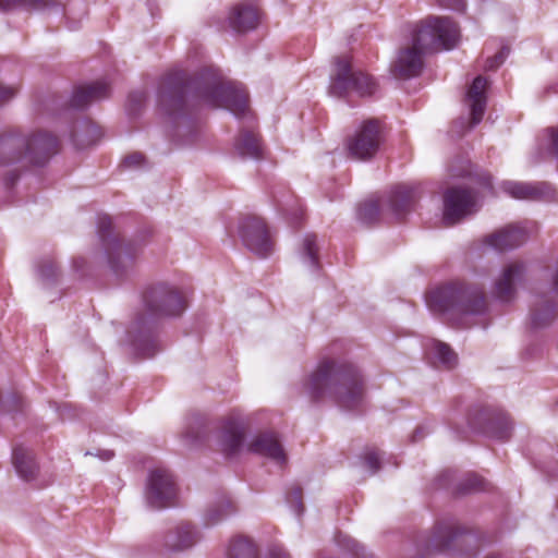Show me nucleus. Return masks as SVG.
Here are the masks:
<instances>
[{
    "instance_id": "nucleus-1",
    "label": "nucleus",
    "mask_w": 558,
    "mask_h": 558,
    "mask_svg": "<svg viewBox=\"0 0 558 558\" xmlns=\"http://www.w3.org/2000/svg\"><path fill=\"white\" fill-rule=\"evenodd\" d=\"M191 90L208 105L226 108L238 118L244 114V96L241 92L211 72H204L196 78L183 71L170 72L158 89V105L167 116L179 117L184 111L185 97Z\"/></svg>"
},
{
    "instance_id": "nucleus-2",
    "label": "nucleus",
    "mask_w": 558,
    "mask_h": 558,
    "mask_svg": "<svg viewBox=\"0 0 558 558\" xmlns=\"http://www.w3.org/2000/svg\"><path fill=\"white\" fill-rule=\"evenodd\" d=\"M302 388L311 401L329 399L342 410L360 409L364 402L363 376L354 364L344 360L320 361Z\"/></svg>"
},
{
    "instance_id": "nucleus-3",
    "label": "nucleus",
    "mask_w": 558,
    "mask_h": 558,
    "mask_svg": "<svg viewBox=\"0 0 558 558\" xmlns=\"http://www.w3.org/2000/svg\"><path fill=\"white\" fill-rule=\"evenodd\" d=\"M459 39V27L449 17L429 16L412 33L411 45L401 48L391 65L395 76H418L424 66V56L437 50L452 49Z\"/></svg>"
},
{
    "instance_id": "nucleus-4",
    "label": "nucleus",
    "mask_w": 558,
    "mask_h": 558,
    "mask_svg": "<svg viewBox=\"0 0 558 558\" xmlns=\"http://www.w3.org/2000/svg\"><path fill=\"white\" fill-rule=\"evenodd\" d=\"M145 313L136 316L131 329L132 347L142 357H151L158 352L159 345L153 333L155 318L179 316L186 306V299L172 286L157 283L148 288L143 295Z\"/></svg>"
},
{
    "instance_id": "nucleus-5",
    "label": "nucleus",
    "mask_w": 558,
    "mask_h": 558,
    "mask_svg": "<svg viewBox=\"0 0 558 558\" xmlns=\"http://www.w3.org/2000/svg\"><path fill=\"white\" fill-rule=\"evenodd\" d=\"M426 304L433 313L447 316L462 327H470L488 312L484 288L454 281L429 291Z\"/></svg>"
},
{
    "instance_id": "nucleus-6",
    "label": "nucleus",
    "mask_w": 558,
    "mask_h": 558,
    "mask_svg": "<svg viewBox=\"0 0 558 558\" xmlns=\"http://www.w3.org/2000/svg\"><path fill=\"white\" fill-rule=\"evenodd\" d=\"M480 539L469 527L454 518L438 520L430 533L420 534L410 549V558H426L433 553L473 558Z\"/></svg>"
},
{
    "instance_id": "nucleus-7",
    "label": "nucleus",
    "mask_w": 558,
    "mask_h": 558,
    "mask_svg": "<svg viewBox=\"0 0 558 558\" xmlns=\"http://www.w3.org/2000/svg\"><path fill=\"white\" fill-rule=\"evenodd\" d=\"M330 74L328 92L331 96L345 98L352 94L369 97L377 90V83L367 73L354 69L348 57H336Z\"/></svg>"
},
{
    "instance_id": "nucleus-8",
    "label": "nucleus",
    "mask_w": 558,
    "mask_h": 558,
    "mask_svg": "<svg viewBox=\"0 0 558 558\" xmlns=\"http://www.w3.org/2000/svg\"><path fill=\"white\" fill-rule=\"evenodd\" d=\"M97 232L108 256L111 270L117 276H121L132 268L140 254V246L131 242H120L112 232V220L107 215L98 217Z\"/></svg>"
},
{
    "instance_id": "nucleus-9",
    "label": "nucleus",
    "mask_w": 558,
    "mask_h": 558,
    "mask_svg": "<svg viewBox=\"0 0 558 558\" xmlns=\"http://www.w3.org/2000/svg\"><path fill=\"white\" fill-rule=\"evenodd\" d=\"M468 426L476 433L498 440H508L513 428L508 413L486 407H476L469 413Z\"/></svg>"
},
{
    "instance_id": "nucleus-10",
    "label": "nucleus",
    "mask_w": 558,
    "mask_h": 558,
    "mask_svg": "<svg viewBox=\"0 0 558 558\" xmlns=\"http://www.w3.org/2000/svg\"><path fill=\"white\" fill-rule=\"evenodd\" d=\"M383 135L379 121L369 119L362 123L354 135L348 138L347 148L349 155L356 160H369L381 144Z\"/></svg>"
},
{
    "instance_id": "nucleus-11",
    "label": "nucleus",
    "mask_w": 558,
    "mask_h": 558,
    "mask_svg": "<svg viewBox=\"0 0 558 558\" xmlns=\"http://www.w3.org/2000/svg\"><path fill=\"white\" fill-rule=\"evenodd\" d=\"M177 485L173 475L163 468L150 471L145 490L146 502L154 509H162L173 505Z\"/></svg>"
},
{
    "instance_id": "nucleus-12",
    "label": "nucleus",
    "mask_w": 558,
    "mask_h": 558,
    "mask_svg": "<svg viewBox=\"0 0 558 558\" xmlns=\"http://www.w3.org/2000/svg\"><path fill=\"white\" fill-rule=\"evenodd\" d=\"M478 209L477 194L474 190L450 187L444 194V222L452 226Z\"/></svg>"
},
{
    "instance_id": "nucleus-13",
    "label": "nucleus",
    "mask_w": 558,
    "mask_h": 558,
    "mask_svg": "<svg viewBox=\"0 0 558 558\" xmlns=\"http://www.w3.org/2000/svg\"><path fill=\"white\" fill-rule=\"evenodd\" d=\"M218 449L228 458L240 452L244 438V418L241 411L226 415L215 433Z\"/></svg>"
},
{
    "instance_id": "nucleus-14",
    "label": "nucleus",
    "mask_w": 558,
    "mask_h": 558,
    "mask_svg": "<svg viewBox=\"0 0 558 558\" xmlns=\"http://www.w3.org/2000/svg\"><path fill=\"white\" fill-rule=\"evenodd\" d=\"M246 250L259 258H266L274 253L275 243L263 219L246 214Z\"/></svg>"
},
{
    "instance_id": "nucleus-15",
    "label": "nucleus",
    "mask_w": 558,
    "mask_h": 558,
    "mask_svg": "<svg viewBox=\"0 0 558 558\" xmlns=\"http://www.w3.org/2000/svg\"><path fill=\"white\" fill-rule=\"evenodd\" d=\"M27 145L24 146V157L28 163L41 166L57 153V137L48 132H37L25 135Z\"/></svg>"
},
{
    "instance_id": "nucleus-16",
    "label": "nucleus",
    "mask_w": 558,
    "mask_h": 558,
    "mask_svg": "<svg viewBox=\"0 0 558 558\" xmlns=\"http://www.w3.org/2000/svg\"><path fill=\"white\" fill-rule=\"evenodd\" d=\"M501 190L515 199L547 201L555 197V189L547 182L504 181Z\"/></svg>"
},
{
    "instance_id": "nucleus-17",
    "label": "nucleus",
    "mask_w": 558,
    "mask_h": 558,
    "mask_svg": "<svg viewBox=\"0 0 558 558\" xmlns=\"http://www.w3.org/2000/svg\"><path fill=\"white\" fill-rule=\"evenodd\" d=\"M246 451L265 457L280 468L288 463V456L275 433L267 432L258 435L246 446Z\"/></svg>"
},
{
    "instance_id": "nucleus-18",
    "label": "nucleus",
    "mask_w": 558,
    "mask_h": 558,
    "mask_svg": "<svg viewBox=\"0 0 558 558\" xmlns=\"http://www.w3.org/2000/svg\"><path fill=\"white\" fill-rule=\"evenodd\" d=\"M529 239L525 227L509 225L485 238V244L498 252L509 251L521 246Z\"/></svg>"
},
{
    "instance_id": "nucleus-19",
    "label": "nucleus",
    "mask_w": 558,
    "mask_h": 558,
    "mask_svg": "<svg viewBox=\"0 0 558 558\" xmlns=\"http://www.w3.org/2000/svg\"><path fill=\"white\" fill-rule=\"evenodd\" d=\"M558 316L557 304L548 294H535L530 310V327L537 331L550 326Z\"/></svg>"
},
{
    "instance_id": "nucleus-20",
    "label": "nucleus",
    "mask_w": 558,
    "mask_h": 558,
    "mask_svg": "<svg viewBox=\"0 0 558 558\" xmlns=\"http://www.w3.org/2000/svg\"><path fill=\"white\" fill-rule=\"evenodd\" d=\"M525 275V266L522 263L508 265L499 279L495 282L494 295L500 302H509L514 298L515 287Z\"/></svg>"
},
{
    "instance_id": "nucleus-21",
    "label": "nucleus",
    "mask_w": 558,
    "mask_h": 558,
    "mask_svg": "<svg viewBox=\"0 0 558 558\" xmlns=\"http://www.w3.org/2000/svg\"><path fill=\"white\" fill-rule=\"evenodd\" d=\"M201 541L199 531L190 523H180L165 536V547L171 551L192 548Z\"/></svg>"
},
{
    "instance_id": "nucleus-22",
    "label": "nucleus",
    "mask_w": 558,
    "mask_h": 558,
    "mask_svg": "<svg viewBox=\"0 0 558 558\" xmlns=\"http://www.w3.org/2000/svg\"><path fill=\"white\" fill-rule=\"evenodd\" d=\"M27 145L25 135L13 131L0 135V166H10L25 160L24 146Z\"/></svg>"
},
{
    "instance_id": "nucleus-23",
    "label": "nucleus",
    "mask_w": 558,
    "mask_h": 558,
    "mask_svg": "<svg viewBox=\"0 0 558 558\" xmlns=\"http://www.w3.org/2000/svg\"><path fill=\"white\" fill-rule=\"evenodd\" d=\"M110 87L107 82L98 81L92 84L82 85L73 90L70 105L74 109H84L95 101L108 98Z\"/></svg>"
},
{
    "instance_id": "nucleus-24",
    "label": "nucleus",
    "mask_w": 558,
    "mask_h": 558,
    "mask_svg": "<svg viewBox=\"0 0 558 558\" xmlns=\"http://www.w3.org/2000/svg\"><path fill=\"white\" fill-rule=\"evenodd\" d=\"M486 88V77L478 75L473 80L466 92V101L471 111L472 126L477 125L483 120L487 104Z\"/></svg>"
},
{
    "instance_id": "nucleus-25",
    "label": "nucleus",
    "mask_w": 558,
    "mask_h": 558,
    "mask_svg": "<svg viewBox=\"0 0 558 558\" xmlns=\"http://www.w3.org/2000/svg\"><path fill=\"white\" fill-rule=\"evenodd\" d=\"M254 121L255 117L246 105V158L268 160V150L259 133L254 130Z\"/></svg>"
},
{
    "instance_id": "nucleus-26",
    "label": "nucleus",
    "mask_w": 558,
    "mask_h": 558,
    "mask_svg": "<svg viewBox=\"0 0 558 558\" xmlns=\"http://www.w3.org/2000/svg\"><path fill=\"white\" fill-rule=\"evenodd\" d=\"M416 199V190L412 186L397 185L391 190L389 206L393 215L400 219L408 214Z\"/></svg>"
},
{
    "instance_id": "nucleus-27",
    "label": "nucleus",
    "mask_w": 558,
    "mask_h": 558,
    "mask_svg": "<svg viewBox=\"0 0 558 558\" xmlns=\"http://www.w3.org/2000/svg\"><path fill=\"white\" fill-rule=\"evenodd\" d=\"M12 459L20 477L27 482L36 478L38 464L29 449L22 446L15 447Z\"/></svg>"
},
{
    "instance_id": "nucleus-28",
    "label": "nucleus",
    "mask_w": 558,
    "mask_h": 558,
    "mask_svg": "<svg viewBox=\"0 0 558 558\" xmlns=\"http://www.w3.org/2000/svg\"><path fill=\"white\" fill-rule=\"evenodd\" d=\"M182 438L189 447L203 445L208 438L205 418L196 414L187 417Z\"/></svg>"
},
{
    "instance_id": "nucleus-29",
    "label": "nucleus",
    "mask_w": 558,
    "mask_h": 558,
    "mask_svg": "<svg viewBox=\"0 0 558 558\" xmlns=\"http://www.w3.org/2000/svg\"><path fill=\"white\" fill-rule=\"evenodd\" d=\"M234 512L235 508L231 499L222 496L208 507L205 514V522L207 525H215L229 518Z\"/></svg>"
},
{
    "instance_id": "nucleus-30",
    "label": "nucleus",
    "mask_w": 558,
    "mask_h": 558,
    "mask_svg": "<svg viewBox=\"0 0 558 558\" xmlns=\"http://www.w3.org/2000/svg\"><path fill=\"white\" fill-rule=\"evenodd\" d=\"M432 355L441 366L450 369L458 363V356L454 351L445 342L433 341Z\"/></svg>"
},
{
    "instance_id": "nucleus-31",
    "label": "nucleus",
    "mask_w": 558,
    "mask_h": 558,
    "mask_svg": "<svg viewBox=\"0 0 558 558\" xmlns=\"http://www.w3.org/2000/svg\"><path fill=\"white\" fill-rule=\"evenodd\" d=\"M488 489V483L475 473L466 474L457 485L456 494L465 495Z\"/></svg>"
},
{
    "instance_id": "nucleus-32",
    "label": "nucleus",
    "mask_w": 558,
    "mask_h": 558,
    "mask_svg": "<svg viewBox=\"0 0 558 558\" xmlns=\"http://www.w3.org/2000/svg\"><path fill=\"white\" fill-rule=\"evenodd\" d=\"M301 256L303 262L307 264L313 270H318L319 259L315 234L305 235L302 244Z\"/></svg>"
},
{
    "instance_id": "nucleus-33",
    "label": "nucleus",
    "mask_w": 558,
    "mask_h": 558,
    "mask_svg": "<svg viewBox=\"0 0 558 558\" xmlns=\"http://www.w3.org/2000/svg\"><path fill=\"white\" fill-rule=\"evenodd\" d=\"M380 207L377 201L369 199L361 203L357 207L356 218L366 226H371L378 220Z\"/></svg>"
},
{
    "instance_id": "nucleus-34",
    "label": "nucleus",
    "mask_w": 558,
    "mask_h": 558,
    "mask_svg": "<svg viewBox=\"0 0 558 558\" xmlns=\"http://www.w3.org/2000/svg\"><path fill=\"white\" fill-rule=\"evenodd\" d=\"M337 544L344 550L351 553L355 558H372V554L367 553L364 545L354 538L339 533L336 536Z\"/></svg>"
},
{
    "instance_id": "nucleus-35",
    "label": "nucleus",
    "mask_w": 558,
    "mask_h": 558,
    "mask_svg": "<svg viewBox=\"0 0 558 558\" xmlns=\"http://www.w3.org/2000/svg\"><path fill=\"white\" fill-rule=\"evenodd\" d=\"M264 12L259 0H246V34L255 31L263 22Z\"/></svg>"
},
{
    "instance_id": "nucleus-36",
    "label": "nucleus",
    "mask_w": 558,
    "mask_h": 558,
    "mask_svg": "<svg viewBox=\"0 0 558 558\" xmlns=\"http://www.w3.org/2000/svg\"><path fill=\"white\" fill-rule=\"evenodd\" d=\"M286 501L296 517L300 518L304 513L305 507L303 504L302 487L294 486L289 488L286 493Z\"/></svg>"
},
{
    "instance_id": "nucleus-37",
    "label": "nucleus",
    "mask_w": 558,
    "mask_h": 558,
    "mask_svg": "<svg viewBox=\"0 0 558 558\" xmlns=\"http://www.w3.org/2000/svg\"><path fill=\"white\" fill-rule=\"evenodd\" d=\"M256 545L246 536V558H257ZM269 558H291L290 554L280 546H274L269 550Z\"/></svg>"
},
{
    "instance_id": "nucleus-38",
    "label": "nucleus",
    "mask_w": 558,
    "mask_h": 558,
    "mask_svg": "<svg viewBox=\"0 0 558 558\" xmlns=\"http://www.w3.org/2000/svg\"><path fill=\"white\" fill-rule=\"evenodd\" d=\"M229 26L236 33H242L244 29V5L236 4L228 16Z\"/></svg>"
},
{
    "instance_id": "nucleus-39",
    "label": "nucleus",
    "mask_w": 558,
    "mask_h": 558,
    "mask_svg": "<svg viewBox=\"0 0 558 558\" xmlns=\"http://www.w3.org/2000/svg\"><path fill=\"white\" fill-rule=\"evenodd\" d=\"M225 558H244V537L242 535H236L229 541Z\"/></svg>"
},
{
    "instance_id": "nucleus-40",
    "label": "nucleus",
    "mask_w": 558,
    "mask_h": 558,
    "mask_svg": "<svg viewBox=\"0 0 558 558\" xmlns=\"http://www.w3.org/2000/svg\"><path fill=\"white\" fill-rule=\"evenodd\" d=\"M363 464L372 475L376 474L381 466V454L376 449H368L363 456Z\"/></svg>"
},
{
    "instance_id": "nucleus-41",
    "label": "nucleus",
    "mask_w": 558,
    "mask_h": 558,
    "mask_svg": "<svg viewBox=\"0 0 558 558\" xmlns=\"http://www.w3.org/2000/svg\"><path fill=\"white\" fill-rule=\"evenodd\" d=\"M510 53L508 47H502L495 56L488 58L485 63L486 71H493L499 68Z\"/></svg>"
},
{
    "instance_id": "nucleus-42",
    "label": "nucleus",
    "mask_w": 558,
    "mask_h": 558,
    "mask_svg": "<svg viewBox=\"0 0 558 558\" xmlns=\"http://www.w3.org/2000/svg\"><path fill=\"white\" fill-rule=\"evenodd\" d=\"M17 86L0 83V107L9 102L17 94Z\"/></svg>"
},
{
    "instance_id": "nucleus-43",
    "label": "nucleus",
    "mask_w": 558,
    "mask_h": 558,
    "mask_svg": "<svg viewBox=\"0 0 558 558\" xmlns=\"http://www.w3.org/2000/svg\"><path fill=\"white\" fill-rule=\"evenodd\" d=\"M439 7L457 12H464L466 9L465 0H436Z\"/></svg>"
},
{
    "instance_id": "nucleus-44",
    "label": "nucleus",
    "mask_w": 558,
    "mask_h": 558,
    "mask_svg": "<svg viewBox=\"0 0 558 558\" xmlns=\"http://www.w3.org/2000/svg\"><path fill=\"white\" fill-rule=\"evenodd\" d=\"M38 272L43 279L49 280L57 276V267L52 262L46 260L39 266Z\"/></svg>"
},
{
    "instance_id": "nucleus-45",
    "label": "nucleus",
    "mask_w": 558,
    "mask_h": 558,
    "mask_svg": "<svg viewBox=\"0 0 558 558\" xmlns=\"http://www.w3.org/2000/svg\"><path fill=\"white\" fill-rule=\"evenodd\" d=\"M144 162V156L141 153H133L126 156L123 163L128 168L138 167Z\"/></svg>"
},
{
    "instance_id": "nucleus-46",
    "label": "nucleus",
    "mask_w": 558,
    "mask_h": 558,
    "mask_svg": "<svg viewBox=\"0 0 558 558\" xmlns=\"http://www.w3.org/2000/svg\"><path fill=\"white\" fill-rule=\"evenodd\" d=\"M429 432H430V428L427 425L417 426L413 433L412 441L416 442V441L423 439L427 434H429Z\"/></svg>"
},
{
    "instance_id": "nucleus-47",
    "label": "nucleus",
    "mask_w": 558,
    "mask_h": 558,
    "mask_svg": "<svg viewBox=\"0 0 558 558\" xmlns=\"http://www.w3.org/2000/svg\"><path fill=\"white\" fill-rule=\"evenodd\" d=\"M550 281H551V289H553V291L556 294H558V259L555 263V267H554V270L551 272Z\"/></svg>"
},
{
    "instance_id": "nucleus-48",
    "label": "nucleus",
    "mask_w": 558,
    "mask_h": 558,
    "mask_svg": "<svg viewBox=\"0 0 558 558\" xmlns=\"http://www.w3.org/2000/svg\"><path fill=\"white\" fill-rule=\"evenodd\" d=\"M235 149L240 156L244 155V142L241 137H239L235 142Z\"/></svg>"
},
{
    "instance_id": "nucleus-49",
    "label": "nucleus",
    "mask_w": 558,
    "mask_h": 558,
    "mask_svg": "<svg viewBox=\"0 0 558 558\" xmlns=\"http://www.w3.org/2000/svg\"><path fill=\"white\" fill-rule=\"evenodd\" d=\"M37 8L48 7L53 0H31Z\"/></svg>"
},
{
    "instance_id": "nucleus-50",
    "label": "nucleus",
    "mask_w": 558,
    "mask_h": 558,
    "mask_svg": "<svg viewBox=\"0 0 558 558\" xmlns=\"http://www.w3.org/2000/svg\"><path fill=\"white\" fill-rule=\"evenodd\" d=\"M99 457L102 460H110L113 457V452L111 450H105L101 452V454H99Z\"/></svg>"
},
{
    "instance_id": "nucleus-51",
    "label": "nucleus",
    "mask_w": 558,
    "mask_h": 558,
    "mask_svg": "<svg viewBox=\"0 0 558 558\" xmlns=\"http://www.w3.org/2000/svg\"><path fill=\"white\" fill-rule=\"evenodd\" d=\"M130 99L135 100L138 104H141L144 99V96H143V94H134V95H131Z\"/></svg>"
},
{
    "instance_id": "nucleus-52",
    "label": "nucleus",
    "mask_w": 558,
    "mask_h": 558,
    "mask_svg": "<svg viewBox=\"0 0 558 558\" xmlns=\"http://www.w3.org/2000/svg\"><path fill=\"white\" fill-rule=\"evenodd\" d=\"M450 172L452 173V175L461 177V175H464L468 171L464 168L461 169L460 171H456V170L450 168Z\"/></svg>"
},
{
    "instance_id": "nucleus-53",
    "label": "nucleus",
    "mask_w": 558,
    "mask_h": 558,
    "mask_svg": "<svg viewBox=\"0 0 558 558\" xmlns=\"http://www.w3.org/2000/svg\"><path fill=\"white\" fill-rule=\"evenodd\" d=\"M449 475H450V471H446V472H444V473L440 475L439 480H440V481H442L445 477H448Z\"/></svg>"
},
{
    "instance_id": "nucleus-54",
    "label": "nucleus",
    "mask_w": 558,
    "mask_h": 558,
    "mask_svg": "<svg viewBox=\"0 0 558 558\" xmlns=\"http://www.w3.org/2000/svg\"><path fill=\"white\" fill-rule=\"evenodd\" d=\"M485 558H501V557H500V556H498V555H488V556H487V557H485Z\"/></svg>"
}]
</instances>
